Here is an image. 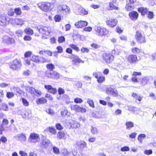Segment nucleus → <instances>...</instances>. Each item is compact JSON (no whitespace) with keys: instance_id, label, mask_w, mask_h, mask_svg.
Masks as SVG:
<instances>
[{"instance_id":"nucleus-1","label":"nucleus","mask_w":156,"mask_h":156,"mask_svg":"<svg viewBox=\"0 0 156 156\" xmlns=\"http://www.w3.org/2000/svg\"><path fill=\"white\" fill-rule=\"evenodd\" d=\"M38 6L42 10L47 12L51 11L54 6L53 3L43 2L39 4Z\"/></svg>"},{"instance_id":"nucleus-2","label":"nucleus","mask_w":156,"mask_h":156,"mask_svg":"<svg viewBox=\"0 0 156 156\" xmlns=\"http://www.w3.org/2000/svg\"><path fill=\"white\" fill-rule=\"evenodd\" d=\"M21 66L22 63L21 61L16 59L10 62V67L12 70H19L20 69V67Z\"/></svg>"},{"instance_id":"nucleus-3","label":"nucleus","mask_w":156,"mask_h":156,"mask_svg":"<svg viewBox=\"0 0 156 156\" xmlns=\"http://www.w3.org/2000/svg\"><path fill=\"white\" fill-rule=\"evenodd\" d=\"M94 29L96 32V34L99 36L105 35L108 33L106 29L103 27L96 26L95 27Z\"/></svg>"},{"instance_id":"nucleus-4","label":"nucleus","mask_w":156,"mask_h":156,"mask_svg":"<svg viewBox=\"0 0 156 156\" xmlns=\"http://www.w3.org/2000/svg\"><path fill=\"white\" fill-rule=\"evenodd\" d=\"M36 30L43 34L48 35L50 32V28L49 27L42 26L37 27L36 28Z\"/></svg>"},{"instance_id":"nucleus-5","label":"nucleus","mask_w":156,"mask_h":156,"mask_svg":"<svg viewBox=\"0 0 156 156\" xmlns=\"http://www.w3.org/2000/svg\"><path fill=\"white\" fill-rule=\"evenodd\" d=\"M45 75L46 76L53 79H58L59 77V73L55 71H47Z\"/></svg>"},{"instance_id":"nucleus-6","label":"nucleus","mask_w":156,"mask_h":156,"mask_svg":"<svg viewBox=\"0 0 156 156\" xmlns=\"http://www.w3.org/2000/svg\"><path fill=\"white\" fill-rule=\"evenodd\" d=\"M135 37L137 42L140 44L146 42L145 37L143 36L141 33L139 31H137L135 35Z\"/></svg>"},{"instance_id":"nucleus-7","label":"nucleus","mask_w":156,"mask_h":156,"mask_svg":"<svg viewBox=\"0 0 156 156\" xmlns=\"http://www.w3.org/2000/svg\"><path fill=\"white\" fill-rule=\"evenodd\" d=\"M106 92L107 94L112 95L116 97L119 95L116 89L113 87H108L106 88Z\"/></svg>"},{"instance_id":"nucleus-8","label":"nucleus","mask_w":156,"mask_h":156,"mask_svg":"<svg viewBox=\"0 0 156 156\" xmlns=\"http://www.w3.org/2000/svg\"><path fill=\"white\" fill-rule=\"evenodd\" d=\"M103 58L107 63L111 62L114 60V56L108 53H105L103 55Z\"/></svg>"},{"instance_id":"nucleus-9","label":"nucleus","mask_w":156,"mask_h":156,"mask_svg":"<svg viewBox=\"0 0 156 156\" xmlns=\"http://www.w3.org/2000/svg\"><path fill=\"white\" fill-rule=\"evenodd\" d=\"M9 18L6 17L5 14H2L0 15V25L4 26L8 23Z\"/></svg>"},{"instance_id":"nucleus-10","label":"nucleus","mask_w":156,"mask_h":156,"mask_svg":"<svg viewBox=\"0 0 156 156\" xmlns=\"http://www.w3.org/2000/svg\"><path fill=\"white\" fill-rule=\"evenodd\" d=\"M70 108L72 110H73L77 112H85L86 111L85 108L81 107L77 105H71Z\"/></svg>"},{"instance_id":"nucleus-11","label":"nucleus","mask_w":156,"mask_h":156,"mask_svg":"<svg viewBox=\"0 0 156 156\" xmlns=\"http://www.w3.org/2000/svg\"><path fill=\"white\" fill-rule=\"evenodd\" d=\"M58 9L60 11L66 14L69 13L70 12V10L69 7L66 5H61L58 7Z\"/></svg>"},{"instance_id":"nucleus-12","label":"nucleus","mask_w":156,"mask_h":156,"mask_svg":"<svg viewBox=\"0 0 156 156\" xmlns=\"http://www.w3.org/2000/svg\"><path fill=\"white\" fill-rule=\"evenodd\" d=\"M70 58L73 59L72 62L73 64L77 65L80 62L82 63L84 62V61L81 59L77 55H72L71 57Z\"/></svg>"},{"instance_id":"nucleus-13","label":"nucleus","mask_w":156,"mask_h":156,"mask_svg":"<svg viewBox=\"0 0 156 156\" xmlns=\"http://www.w3.org/2000/svg\"><path fill=\"white\" fill-rule=\"evenodd\" d=\"M2 39L3 41L8 44H13L15 42V41L13 39L7 36H4Z\"/></svg>"},{"instance_id":"nucleus-14","label":"nucleus","mask_w":156,"mask_h":156,"mask_svg":"<svg viewBox=\"0 0 156 156\" xmlns=\"http://www.w3.org/2000/svg\"><path fill=\"white\" fill-rule=\"evenodd\" d=\"M127 61L131 64H135L137 61V58L135 55H129L127 58Z\"/></svg>"},{"instance_id":"nucleus-15","label":"nucleus","mask_w":156,"mask_h":156,"mask_svg":"<svg viewBox=\"0 0 156 156\" xmlns=\"http://www.w3.org/2000/svg\"><path fill=\"white\" fill-rule=\"evenodd\" d=\"M107 24L111 27L115 26L117 24V20L116 19H110L106 21Z\"/></svg>"},{"instance_id":"nucleus-16","label":"nucleus","mask_w":156,"mask_h":156,"mask_svg":"<svg viewBox=\"0 0 156 156\" xmlns=\"http://www.w3.org/2000/svg\"><path fill=\"white\" fill-rule=\"evenodd\" d=\"M88 24L87 22L83 21L80 20L77 22L76 23L75 25L77 28H82L83 27L87 26Z\"/></svg>"},{"instance_id":"nucleus-17","label":"nucleus","mask_w":156,"mask_h":156,"mask_svg":"<svg viewBox=\"0 0 156 156\" xmlns=\"http://www.w3.org/2000/svg\"><path fill=\"white\" fill-rule=\"evenodd\" d=\"M44 88L47 90L48 91L53 94H55L57 93V89L53 87L50 85H45Z\"/></svg>"},{"instance_id":"nucleus-18","label":"nucleus","mask_w":156,"mask_h":156,"mask_svg":"<svg viewBox=\"0 0 156 156\" xmlns=\"http://www.w3.org/2000/svg\"><path fill=\"white\" fill-rule=\"evenodd\" d=\"M15 137L18 140L21 142H24L25 141L26 138L25 134L23 133L18 134L15 136Z\"/></svg>"},{"instance_id":"nucleus-19","label":"nucleus","mask_w":156,"mask_h":156,"mask_svg":"<svg viewBox=\"0 0 156 156\" xmlns=\"http://www.w3.org/2000/svg\"><path fill=\"white\" fill-rule=\"evenodd\" d=\"M76 13L78 15H85L88 14V12L83 8L80 7L77 9Z\"/></svg>"},{"instance_id":"nucleus-20","label":"nucleus","mask_w":156,"mask_h":156,"mask_svg":"<svg viewBox=\"0 0 156 156\" xmlns=\"http://www.w3.org/2000/svg\"><path fill=\"white\" fill-rule=\"evenodd\" d=\"M129 15L132 20H135L138 18L139 14L136 11H132L129 13Z\"/></svg>"},{"instance_id":"nucleus-21","label":"nucleus","mask_w":156,"mask_h":156,"mask_svg":"<svg viewBox=\"0 0 156 156\" xmlns=\"http://www.w3.org/2000/svg\"><path fill=\"white\" fill-rule=\"evenodd\" d=\"M76 144L80 149L82 150H83L87 146L86 143L83 140L77 141Z\"/></svg>"},{"instance_id":"nucleus-22","label":"nucleus","mask_w":156,"mask_h":156,"mask_svg":"<svg viewBox=\"0 0 156 156\" xmlns=\"http://www.w3.org/2000/svg\"><path fill=\"white\" fill-rule=\"evenodd\" d=\"M50 141L48 139H45L40 143V146L42 148H46L50 144Z\"/></svg>"},{"instance_id":"nucleus-23","label":"nucleus","mask_w":156,"mask_h":156,"mask_svg":"<svg viewBox=\"0 0 156 156\" xmlns=\"http://www.w3.org/2000/svg\"><path fill=\"white\" fill-rule=\"evenodd\" d=\"M138 11L139 12H141V15L143 16H144L148 11V10L146 8H144V7L138 8Z\"/></svg>"},{"instance_id":"nucleus-24","label":"nucleus","mask_w":156,"mask_h":156,"mask_svg":"<svg viewBox=\"0 0 156 156\" xmlns=\"http://www.w3.org/2000/svg\"><path fill=\"white\" fill-rule=\"evenodd\" d=\"M132 96L133 98L136 99V101L137 102V100L139 101H140L143 98V97L139 95L136 93H133L132 95Z\"/></svg>"},{"instance_id":"nucleus-25","label":"nucleus","mask_w":156,"mask_h":156,"mask_svg":"<svg viewBox=\"0 0 156 156\" xmlns=\"http://www.w3.org/2000/svg\"><path fill=\"white\" fill-rule=\"evenodd\" d=\"M148 80V78L147 77H143L139 79L141 84L143 85H145L146 84Z\"/></svg>"},{"instance_id":"nucleus-26","label":"nucleus","mask_w":156,"mask_h":156,"mask_svg":"<svg viewBox=\"0 0 156 156\" xmlns=\"http://www.w3.org/2000/svg\"><path fill=\"white\" fill-rule=\"evenodd\" d=\"M39 136L37 134L35 133H32L30 134V140L31 142H33L32 140H37L38 137Z\"/></svg>"},{"instance_id":"nucleus-27","label":"nucleus","mask_w":156,"mask_h":156,"mask_svg":"<svg viewBox=\"0 0 156 156\" xmlns=\"http://www.w3.org/2000/svg\"><path fill=\"white\" fill-rule=\"evenodd\" d=\"M62 100L64 101L67 104H69L70 103L69 96L67 94H64L61 97Z\"/></svg>"},{"instance_id":"nucleus-28","label":"nucleus","mask_w":156,"mask_h":156,"mask_svg":"<svg viewBox=\"0 0 156 156\" xmlns=\"http://www.w3.org/2000/svg\"><path fill=\"white\" fill-rule=\"evenodd\" d=\"M126 128L127 129H129L134 126V123L132 122L129 121L126 123Z\"/></svg>"},{"instance_id":"nucleus-29","label":"nucleus","mask_w":156,"mask_h":156,"mask_svg":"<svg viewBox=\"0 0 156 156\" xmlns=\"http://www.w3.org/2000/svg\"><path fill=\"white\" fill-rule=\"evenodd\" d=\"M70 126L71 127L73 128H76L80 126V124L77 122L74 121L71 123Z\"/></svg>"},{"instance_id":"nucleus-30","label":"nucleus","mask_w":156,"mask_h":156,"mask_svg":"<svg viewBox=\"0 0 156 156\" xmlns=\"http://www.w3.org/2000/svg\"><path fill=\"white\" fill-rule=\"evenodd\" d=\"M15 23L17 25H23L24 23V20L21 19H15L14 20Z\"/></svg>"},{"instance_id":"nucleus-31","label":"nucleus","mask_w":156,"mask_h":156,"mask_svg":"<svg viewBox=\"0 0 156 156\" xmlns=\"http://www.w3.org/2000/svg\"><path fill=\"white\" fill-rule=\"evenodd\" d=\"M24 32L27 34L31 35L33 34V31L30 28H28L25 29L24 30Z\"/></svg>"},{"instance_id":"nucleus-32","label":"nucleus","mask_w":156,"mask_h":156,"mask_svg":"<svg viewBox=\"0 0 156 156\" xmlns=\"http://www.w3.org/2000/svg\"><path fill=\"white\" fill-rule=\"evenodd\" d=\"M91 132L93 134H97L98 133V130L97 127L91 126L90 127Z\"/></svg>"},{"instance_id":"nucleus-33","label":"nucleus","mask_w":156,"mask_h":156,"mask_svg":"<svg viewBox=\"0 0 156 156\" xmlns=\"http://www.w3.org/2000/svg\"><path fill=\"white\" fill-rule=\"evenodd\" d=\"M49 61L48 59H45L43 57H39L38 63H44L49 62Z\"/></svg>"},{"instance_id":"nucleus-34","label":"nucleus","mask_w":156,"mask_h":156,"mask_svg":"<svg viewBox=\"0 0 156 156\" xmlns=\"http://www.w3.org/2000/svg\"><path fill=\"white\" fill-rule=\"evenodd\" d=\"M134 7V5H133L130 3H127L126 6V9L128 11H129L133 10Z\"/></svg>"},{"instance_id":"nucleus-35","label":"nucleus","mask_w":156,"mask_h":156,"mask_svg":"<svg viewBox=\"0 0 156 156\" xmlns=\"http://www.w3.org/2000/svg\"><path fill=\"white\" fill-rule=\"evenodd\" d=\"M109 7L108 9L109 10L118 9V7L115 6L112 2L109 3Z\"/></svg>"},{"instance_id":"nucleus-36","label":"nucleus","mask_w":156,"mask_h":156,"mask_svg":"<svg viewBox=\"0 0 156 156\" xmlns=\"http://www.w3.org/2000/svg\"><path fill=\"white\" fill-rule=\"evenodd\" d=\"M146 136L144 134H139L138 136V140L140 143H142V139L145 138Z\"/></svg>"},{"instance_id":"nucleus-37","label":"nucleus","mask_w":156,"mask_h":156,"mask_svg":"<svg viewBox=\"0 0 156 156\" xmlns=\"http://www.w3.org/2000/svg\"><path fill=\"white\" fill-rule=\"evenodd\" d=\"M2 108L3 110L7 111L9 110V107L5 103H3L2 104Z\"/></svg>"},{"instance_id":"nucleus-38","label":"nucleus","mask_w":156,"mask_h":156,"mask_svg":"<svg viewBox=\"0 0 156 156\" xmlns=\"http://www.w3.org/2000/svg\"><path fill=\"white\" fill-rule=\"evenodd\" d=\"M65 135V133L63 132H59L57 134V137L59 139L63 138Z\"/></svg>"},{"instance_id":"nucleus-39","label":"nucleus","mask_w":156,"mask_h":156,"mask_svg":"<svg viewBox=\"0 0 156 156\" xmlns=\"http://www.w3.org/2000/svg\"><path fill=\"white\" fill-rule=\"evenodd\" d=\"M47 102V100L44 98H39L37 101L38 104H41L46 103Z\"/></svg>"},{"instance_id":"nucleus-40","label":"nucleus","mask_w":156,"mask_h":156,"mask_svg":"<svg viewBox=\"0 0 156 156\" xmlns=\"http://www.w3.org/2000/svg\"><path fill=\"white\" fill-rule=\"evenodd\" d=\"M27 90L31 94L36 95V90L34 88L32 87H28L27 88Z\"/></svg>"},{"instance_id":"nucleus-41","label":"nucleus","mask_w":156,"mask_h":156,"mask_svg":"<svg viewBox=\"0 0 156 156\" xmlns=\"http://www.w3.org/2000/svg\"><path fill=\"white\" fill-rule=\"evenodd\" d=\"M46 67L49 70V71H52L55 68V66L52 64H49L47 65Z\"/></svg>"},{"instance_id":"nucleus-42","label":"nucleus","mask_w":156,"mask_h":156,"mask_svg":"<svg viewBox=\"0 0 156 156\" xmlns=\"http://www.w3.org/2000/svg\"><path fill=\"white\" fill-rule=\"evenodd\" d=\"M39 56H38L33 55L31 58V60L36 62H38V61Z\"/></svg>"},{"instance_id":"nucleus-43","label":"nucleus","mask_w":156,"mask_h":156,"mask_svg":"<svg viewBox=\"0 0 156 156\" xmlns=\"http://www.w3.org/2000/svg\"><path fill=\"white\" fill-rule=\"evenodd\" d=\"M14 95V94L12 92H8L6 93V97L9 99L12 98Z\"/></svg>"},{"instance_id":"nucleus-44","label":"nucleus","mask_w":156,"mask_h":156,"mask_svg":"<svg viewBox=\"0 0 156 156\" xmlns=\"http://www.w3.org/2000/svg\"><path fill=\"white\" fill-rule=\"evenodd\" d=\"M48 129L50 132L53 134H55L56 133V130L55 128L49 127L48 128Z\"/></svg>"},{"instance_id":"nucleus-45","label":"nucleus","mask_w":156,"mask_h":156,"mask_svg":"<svg viewBox=\"0 0 156 156\" xmlns=\"http://www.w3.org/2000/svg\"><path fill=\"white\" fill-rule=\"evenodd\" d=\"M14 12L17 15H20L22 13L21 9L19 8L15 9Z\"/></svg>"},{"instance_id":"nucleus-46","label":"nucleus","mask_w":156,"mask_h":156,"mask_svg":"<svg viewBox=\"0 0 156 156\" xmlns=\"http://www.w3.org/2000/svg\"><path fill=\"white\" fill-rule=\"evenodd\" d=\"M87 103L89 104V105L93 108L94 107V103L93 101L90 99H88L87 100Z\"/></svg>"},{"instance_id":"nucleus-47","label":"nucleus","mask_w":156,"mask_h":156,"mask_svg":"<svg viewBox=\"0 0 156 156\" xmlns=\"http://www.w3.org/2000/svg\"><path fill=\"white\" fill-rule=\"evenodd\" d=\"M23 33V31L21 30H17L16 32V35L19 37L21 36Z\"/></svg>"},{"instance_id":"nucleus-48","label":"nucleus","mask_w":156,"mask_h":156,"mask_svg":"<svg viewBox=\"0 0 156 156\" xmlns=\"http://www.w3.org/2000/svg\"><path fill=\"white\" fill-rule=\"evenodd\" d=\"M93 75L95 77L98 79L100 76H101V73L100 72H94L93 73Z\"/></svg>"},{"instance_id":"nucleus-49","label":"nucleus","mask_w":156,"mask_h":156,"mask_svg":"<svg viewBox=\"0 0 156 156\" xmlns=\"http://www.w3.org/2000/svg\"><path fill=\"white\" fill-rule=\"evenodd\" d=\"M69 46L73 49L75 50L76 51H79V48L78 47H77L76 45L73 44H71L69 45Z\"/></svg>"},{"instance_id":"nucleus-50","label":"nucleus","mask_w":156,"mask_h":156,"mask_svg":"<svg viewBox=\"0 0 156 156\" xmlns=\"http://www.w3.org/2000/svg\"><path fill=\"white\" fill-rule=\"evenodd\" d=\"M105 77L104 76H100L97 79V81L99 83H101L105 81Z\"/></svg>"},{"instance_id":"nucleus-51","label":"nucleus","mask_w":156,"mask_h":156,"mask_svg":"<svg viewBox=\"0 0 156 156\" xmlns=\"http://www.w3.org/2000/svg\"><path fill=\"white\" fill-rule=\"evenodd\" d=\"M22 100L23 104L24 105L26 106H29V103L26 99L22 98Z\"/></svg>"},{"instance_id":"nucleus-52","label":"nucleus","mask_w":156,"mask_h":156,"mask_svg":"<svg viewBox=\"0 0 156 156\" xmlns=\"http://www.w3.org/2000/svg\"><path fill=\"white\" fill-rule=\"evenodd\" d=\"M58 41L60 43H62L65 41V38L64 36H61L58 37Z\"/></svg>"},{"instance_id":"nucleus-53","label":"nucleus","mask_w":156,"mask_h":156,"mask_svg":"<svg viewBox=\"0 0 156 156\" xmlns=\"http://www.w3.org/2000/svg\"><path fill=\"white\" fill-rule=\"evenodd\" d=\"M55 127L58 130H62L63 129V127L59 123H57L55 125Z\"/></svg>"},{"instance_id":"nucleus-54","label":"nucleus","mask_w":156,"mask_h":156,"mask_svg":"<svg viewBox=\"0 0 156 156\" xmlns=\"http://www.w3.org/2000/svg\"><path fill=\"white\" fill-rule=\"evenodd\" d=\"M46 112L47 113L51 115H52L54 114L53 110L50 108L46 110Z\"/></svg>"},{"instance_id":"nucleus-55","label":"nucleus","mask_w":156,"mask_h":156,"mask_svg":"<svg viewBox=\"0 0 156 156\" xmlns=\"http://www.w3.org/2000/svg\"><path fill=\"white\" fill-rule=\"evenodd\" d=\"M74 101L76 103H81L83 101L82 99L79 98H76L74 99Z\"/></svg>"},{"instance_id":"nucleus-56","label":"nucleus","mask_w":156,"mask_h":156,"mask_svg":"<svg viewBox=\"0 0 156 156\" xmlns=\"http://www.w3.org/2000/svg\"><path fill=\"white\" fill-rule=\"evenodd\" d=\"M58 92L59 94H62L64 93L65 90L62 88L59 87L58 89Z\"/></svg>"},{"instance_id":"nucleus-57","label":"nucleus","mask_w":156,"mask_h":156,"mask_svg":"<svg viewBox=\"0 0 156 156\" xmlns=\"http://www.w3.org/2000/svg\"><path fill=\"white\" fill-rule=\"evenodd\" d=\"M53 152L55 154H58L59 153V150L58 148L54 147L53 148Z\"/></svg>"},{"instance_id":"nucleus-58","label":"nucleus","mask_w":156,"mask_h":156,"mask_svg":"<svg viewBox=\"0 0 156 156\" xmlns=\"http://www.w3.org/2000/svg\"><path fill=\"white\" fill-rule=\"evenodd\" d=\"M121 150L122 151H128L129 150V148L128 146H125L122 147Z\"/></svg>"},{"instance_id":"nucleus-59","label":"nucleus","mask_w":156,"mask_h":156,"mask_svg":"<svg viewBox=\"0 0 156 156\" xmlns=\"http://www.w3.org/2000/svg\"><path fill=\"white\" fill-rule=\"evenodd\" d=\"M132 51L133 53H138L140 52V49L137 48H134L132 49Z\"/></svg>"},{"instance_id":"nucleus-60","label":"nucleus","mask_w":156,"mask_h":156,"mask_svg":"<svg viewBox=\"0 0 156 156\" xmlns=\"http://www.w3.org/2000/svg\"><path fill=\"white\" fill-rule=\"evenodd\" d=\"M13 90L15 91L18 94H20V89L18 87H14L13 88Z\"/></svg>"},{"instance_id":"nucleus-61","label":"nucleus","mask_w":156,"mask_h":156,"mask_svg":"<svg viewBox=\"0 0 156 156\" xmlns=\"http://www.w3.org/2000/svg\"><path fill=\"white\" fill-rule=\"evenodd\" d=\"M81 51L83 53H88L89 51V49L84 47H83L81 49Z\"/></svg>"},{"instance_id":"nucleus-62","label":"nucleus","mask_w":156,"mask_h":156,"mask_svg":"<svg viewBox=\"0 0 156 156\" xmlns=\"http://www.w3.org/2000/svg\"><path fill=\"white\" fill-rule=\"evenodd\" d=\"M148 17L150 19H152L154 16L153 13L151 12H149L148 14Z\"/></svg>"},{"instance_id":"nucleus-63","label":"nucleus","mask_w":156,"mask_h":156,"mask_svg":"<svg viewBox=\"0 0 156 156\" xmlns=\"http://www.w3.org/2000/svg\"><path fill=\"white\" fill-rule=\"evenodd\" d=\"M30 73H31V72L29 70H27L24 71L23 72V74L25 76H28L30 74Z\"/></svg>"},{"instance_id":"nucleus-64","label":"nucleus","mask_w":156,"mask_h":156,"mask_svg":"<svg viewBox=\"0 0 156 156\" xmlns=\"http://www.w3.org/2000/svg\"><path fill=\"white\" fill-rule=\"evenodd\" d=\"M55 20L56 22L59 21L61 19V16L58 15H56L55 17Z\"/></svg>"}]
</instances>
